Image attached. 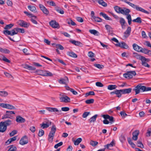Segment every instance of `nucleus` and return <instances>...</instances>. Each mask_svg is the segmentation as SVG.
Masks as SVG:
<instances>
[{"instance_id": "nucleus-1", "label": "nucleus", "mask_w": 151, "mask_h": 151, "mask_svg": "<svg viewBox=\"0 0 151 151\" xmlns=\"http://www.w3.org/2000/svg\"><path fill=\"white\" fill-rule=\"evenodd\" d=\"M114 9L117 13L127 15L126 18L128 20H132L131 15L129 14L131 12L129 9L125 7H121L118 6H115Z\"/></svg>"}, {"instance_id": "nucleus-2", "label": "nucleus", "mask_w": 151, "mask_h": 151, "mask_svg": "<svg viewBox=\"0 0 151 151\" xmlns=\"http://www.w3.org/2000/svg\"><path fill=\"white\" fill-rule=\"evenodd\" d=\"M56 130L55 126H53L48 135V140L49 142H52L53 141Z\"/></svg>"}, {"instance_id": "nucleus-3", "label": "nucleus", "mask_w": 151, "mask_h": 151, "mask_svg": "<svg viewBox=\"0 0 151 151\" xmlns=\"http://www.w3.org/2000/svg\"><path fill=\"white\" fill-rule=\"evenodd\" d=\"M136 75V73L135 71H130L124 73L123 74V76L126 78L130 79L132 78L133 76H134Z\"/></svg>"}, {"instance_id": "nucleus-4", "label": "nucleus", "mask_w": 151, "mask_h": 151, "mask_svg": "<svg viewBox=\"0 0 151 151\" xmlns=\"http://www.w3.org/2000/svg\"><path fill=\"white\" fill-rule=\"evenodd\" d=\"M15 114V113L13 111H6L5 114L2 116V119L11 118L12 117L11 115Z\"/></svg>"}, {"instance_id": "nucleus-5", "label": "nucleus", "mask_w": 151, "mask_h": 151, "mask_svg": "<svg viewBox=\"0 0 151 151\" xmlns=\"http://www.w3.org/2000/svg\"><path fill=\"white\" fill-rule=\"evenodd\" d=\"M60 101L65 103L69 102L70 101V99L66 96H63L59 98Z\"/></svg>"}, {"instance_id": "nucleus-6", "label": "nucleus", "mask_w": 151, "mask_h": 151, "mask_svg": "<svg viewBox=\"0 0 151 151\" xmlns=\"http://www.w3.org/2000/svg\"><path fill=\"white\" fill-rule=\"evenodd\" d=\"M39 6L40 9L42 11L44 14L46 15L48 14L49 13V11L44 5L40 4L39 5Z\"/></svg>"}, {"instance_id": "nucleus-7", "label": "nucleus", "mask_w": 151, "mask_h": 151, "mask_svg": "<svg viewBox=\"0 0 151 151\" xmlns=\"http://www.w3.org/2000/svg\"><path fill=\"white\" fill-rule=\"evenodd\" d=\"M28 140L26 136H24L20 140L19 144L21 145H24L28 143Z\"/></svg>"}, {"instance_id": "nucleus-8", "label": "nucleus", "mask_w": 151, "mask_h": 151, "mask_svg": "<svg viewBox=\"0 0 151 151\" xmlns=\"http://www.w3.org/2000/svg\"><path fill=\"white\" fill-rule=\"evenodd\" d=\"M49 24L53 28H59L60 27L58 23L55 21H51L49 22Z\"/></svg>"}, {"instance_id": "nucleus-9", "label": "nucleus", "mask_w": 151, "mask_h": 151, "mask_svg": "<svg viewBox=\"0 0 151 151\" xmlns=\"http://www.w3.org/2000/svg\"><path fill=\"white\" fill-rule=\"evenodd\" d=\"M119 22L121 25L122 28L124 29L127 24L125 19L123 18H119Z\"/></svg>"}, {"instance_id": "nucleus-10", "label": "nucleus", "mask_w": 151, "mask_h": 151, "mask_svg": "<svg viewBox=\"0 0 151 151\" xmlns=\"http://www.w3.org/2000/svg\"><path fill=\"white\" fill-rule=\"evenodd\" d=\"M104 119H109L111 124L114 122V117L112 116H110L109 115H103L102 116Z\"/></svg>"}, {"instance_id": "nucleus-11", "label": "nucleus", "mask_w": 151, "mask_h": 151, "mask_svg": "<svg viewBox=\"0 0 151 151\" xmlns=\"http://www.w3.org/2000/svg\"><path fill=\"white\" fill-rule=\"evenodd\" d=\"M3 33L6 35H10L11 36H13L16 33H15L14 29L12 30L11 31H9L7 30V29H6V30L4 31Z\"/></svg>"}, {"instance_id": "nucleus-12", "label": "nucleus", "mask_w": 151, "mask_h": 151, "mask_svg": "<svg viewBox=\"0 0 151 151\" xmlns=\"http://www.w3.org/2000/svg\"><path fill=\"white\" fill-rule=\"evenodd\" d=\"M113 94H116L117 95V97L118 98H120L122 94V90H116L110 93L111 94V95Z\"/></svg>"}, {"instance_id": "nucleus-13", "label": "nucleus", "mask_w": 151, "mask_h": 151, "mask_svg": "<svg viewBox=\"0 0 151 151\" xmlns=\"http://www.w3.org/2000/svg\"><path fill=\"white\" fill-rule=\"evenodd\" d=\"M18 23L20 26L25 28H27L29 26V24L22 20H20Z\"/></svg>"}, {"instance_id": "nucleus-14", "label": "nucleus", "mask_w": 151, "mask_h": 151, "mask_svg": "<svg viewBox=\"0 0 151 151\" xmlns=\"http://www.w3.org/2000/svg\"><path fill=\"white\" fill-rule=\"evenodd\" d=\"M131 31V27H128L124 33V37L125 38H127L129 36Z\"/></svg>"}, {"instance_id": "nucleus-15", "label": "nucleus", "mask_w": 151, "mask_h": 151, "mask_svg": "<svg viewBox=\"0 0 151 151\" xmlns=\"http://www.w3.org/2000/svg\"><path fill=\"white\" fill-rule=\"evenodd\" d=\"M134 9H136V10L138 11L141 12H142L146 14H149V12L145 10L142 8L139 7L138 6L136 5Z\"/></svg>"}, {"instance_id": "nucleus-16", "label": "nucleus", "mask_w": 151, "mask_h": 151, "mask_svg": "<svg viewBox=\"0 0 151 151\" xmlns=\"http://www.w3.org/2000/svg\"><path fill=\"white\" fill-rule=\"evenodd\" d=\"M6 129L7 127L5 126L3 122H1L0 123V132H3L6 130Z\"/></svg>"}, {"instance_id": "nucleus-17", "label": "nucleus", "mask_w": 151, "mask_h": 151, "mask_svg": "<svg viewBox=\"0 0 151 151\" xmlns=\"http://www.w3.org/2000/svg\"><path fill=\"white\" fill-rule=\"evenodd\" d=\"M16 121L17 122L22 123L24 122L25 120L20 116L18 115L16 116Z\"/></svg>"}, {"instance_id": "nucleus-18", "label": "nucleus", "mask_w": 151, "mask_h": 151, "mask_svg": "<svg viewBox=\"0 0 151 151\" xmlns=\"http://www.w3.org/2000/svg\"><path fill=\"white\" fill-rule=\"evenodd\" d=\"M116 45L117 46L125 49H127L128 47V46L126 44V43L123 42H119Z\"/></svg>"}, {"instance_id": "nucleus-19", "label": "nucleus", "mask_w": 151, "mask_h": 151, "mask_svg": "<svg viewBox=\"0 0 151 151\" xmlns=\"http://www.w3.org/2000/svg\"><path fill=\"white\" fill-rule=\"evenodd\" d=\"M23 67L24 68L30 70H34L36 69L35 67L29 65L27 64L23 65Z\"/></svg>"}, {"instance_id": "nucleus-20", "label": "nucleus", "mask_w": 151, "mask_h": 151, "mask_svg": "<svg viewBox=\"0 0 151 151\" xmlns=\"http://www.w3.org/2000/svg\"><path fill=\"white\" fill-rule=\"evenodd\" d=\"M139 132L138 130H136L133 132L132 133V139L134 140H136L138 138V136L139 134Z\"/></svg>"}, {"instance_id": "nucleus-21", "label": "nucleus", "mask_w": 151, "mask_h": 151, "mask_svg": "<svg viewBox=\"0 0 151 151\" xmlns=\"http://www.w3.org/2000/svg\"><path fill=\"white\" fill-rule=\"evenodd\" d=\"M147 60V59L144 57H142V59L141 60L142 61V64L145 67L149 68L150 66L146 62Z\"/></svg>"}, {"instance_id": "nucleus-22", "label": "nucleus", "mask_w": 151, "mask_h": 151, "mask_svg": "<svg viewBox=\"0 0 151 151\" xmlns=\"http://www.w3.org/2000/svg\"><path fill=\"white\" fill-rule=\"evenodd\" d=\"M51 122L48 121L46 123H42L40 124V125L42 129H44L48 127L49 126L51 125Z\"/></svg>"}, {"instance_id": "nucleus-23", "label": "nucleus", "mask_w": 151, "mask_h": 151, "mask_svg": "<svg viewBox=\"0 0 151 151\" xmlns=\"http://www.w3.org/2000/svg\"><path fill=\"white\" fill-rule=\"evenodd\" d=\"M133 47L134 49L139 52H140V50H142V47L139 46L137 44L134 43L133 45Z\"/></svg>"}, {"instance_id": "nucleus-24", "label": "nucleus", "mask_w": 151, "mask_h": 151, "mask_svg": "<svg viewBox=\"0 0 151 151\" xmlns=\"http://www.w3.org/2000/svg\"><path fill=\"white\" fill-rule=\"evenodd\" d=\"M66 79L62 78L60 79L58 81L59 83L61 84H67L68 82V80L67 78L66 77Z\"/></svg>"}, {"instance_id": "nucleus-25", "label": "nucleus", "mask_w": 151, "mask_h": 151, "mask_svg": "<svg viewBox=\"0 0 151 151\" xmlns=\"http://www.w3.org/2000/svg\"><path fill=\"white\" fill-rule=\"evenodd\" d=\"M122 92V94H128L131 92L132 89L131 88H128L121 89Z\"/></svg>"}, {"instance_id": "nucleus-26", "label": "nucleus", "mask_w": 151, "mask_h": 151, "mask_svg": "<svg viewBox=\"0 0 151 151\" xmlns=\"http://www.w3.org/2000/svg\"><path fill=\"white\" fill-rule=\"evenodd\" d=\"M13 121L10 119H8L4 122H3L5 126L7 127V126H9L12 124Z\"/></svg>"}, {"instance_id": "nucleus-27", "label": "nucleus", "mask_w": 151, "mask_h": 151, "mask_svg": "<svg viewBox=\"0 0 151 151\" xmlns=\"http://www.w3.org/2000/svg\"><path fill=\"white\" fill-rule=\"evenodd\" d=\"M46 109L49 111L51 112H59V111L58 109L55 108L47 107Z\"/></svg>"}, {"instance_id": "nucleus-28", "label": "nucleus", "mask_w": 151, "mask_h": 151, "mask_svg": "<svg viewBox=\"0 0 151 151\" xmlns=\"http://www.w3.org/2000/svg\"><path fill=\"white\" fill-rule=\"evenodd\" d=\"M100 15L102 16L106 20H109L110 21L112 20L111 18L109 17L106 14L101 12L100 13Z\"/></svg>"}, {"instance_id": "nucleus-29", "label": "nucleus", "mask_w": 151, "mask_h": 151, "mask_svg": "<svg viewBox=\"0 0 151 151\" xmlns=\"http://www.w3.org/2000/svg\"><path fill=\"white\" fill-rule=\"evenodd\" d=\"M14 31H15L16 34H17L18 32H20L21 33H23L24 32V30L23 29L19 28H14Z\"/></svg>"}, {"instance_id": "nucleus-30", "label": "nucleus", "mask_w": 151, "mask_h": 151, "mask_svg": "<svg viewBox=\"0 0 151 151\" xmlns=\"http://www.w3.org/2000/svg\"><path fill=\"white\" fill-rule=\"evenodd\" d=\"M97 116L98 115L95 114L94 116L91 117L89 120V123H91L92 122H94L96 121V119Z\"/></svg>"}, {"instance_id": "nucleus-31", "label": "nucleus", "mask_w": 151, "mask_h": 151, "mask_svg": "<svg viewBox=\"0 0 151 151\" xmlns=\"http://www.w3.org/2000/svg\"><path fill=\"white\" fill-rule=\"evenodd\" d=\"M97 1L99 4L104 7H106L107 6L106 3L103 0H97Z\"/></svg>"}, {"instance_id": "nucleus-32", "label": "nucleus", "mask_w": 151, "mask_h": 151, "mask_svg": "<svg viewBox=\"0 0 151 151\" xmlns=\"http://www.w3.org/2000/svg\"><path fill=\"white\" fill-rule=\"evenodd\" d=\"M133 56L136 58L140 60L142 59V57H144L139 55L138 54L136 53H133Z\"/></svg>"}, {"instance_id": "nucleus-33", "label": "nucleus", "mask_w": 151, "mask_h": 151, "mask_svg": "<svg viewBox=\"0 0 151 151\" xmlns=\"http://www.w3.org/2000/svg\"><path fill=\"white\" fill-rule=\"evenodd\" d=\"M40 75L45 76L46 71L39 70L36 71Z\"/></svg>"}, {"instance_id": "nucleus-34", "label": "nucleus", "mask_w": 151, "mask_h": 151, "mask_svg": "<svg viewBox=\"0 0 151 151\" xmlns=\"http://www.w3.org/2000/svg\"><path fill=\"white\" fill-rule=\"evenodd\" d=\"M70 42L76 45L80 46L82 44V43L80 42L75 40H70Z\"/></svg>"}, {"instance_id": "nucleus-35", "label": "nucleus", "mask_w": 151, "mask_h": 151, "mask_svg": "<svg viewBox=\"0 0 151 151\" xmlns=\"http://www.w3.org/2000/svg\"><path fill=\"white\" fill-rule=\"evenodd\" d=\"M115 143L114 142L113 140H112V141L110 143L107 144V145L104 146V147L105 148H109V147H112L114 145Z\"/></svg>"}, {"instance_id": "nucleus-36", "label": "nucleus", "mask_w": 151, "mask_h": 151, "mask_svg": "<svg viewBox=\"0 0 151 151\" xmlns=\"http://www.w3.org/2000/svg\"><path fill=\"white\" fill-rule=\"evenodd\" d=\"M140 90V89L139 84L137 85L133 90V91H135L136 93V95L139 93Z\"/></svg>"}, {"instance_id": "nucleus-37", "label": "nucleus", "mask_w": 151, "mask_h": 151, "mask_svg": "<svg viewBox=\"0 0 151 151\" xmlns=\"http://www.w3.org/2000/svg\"><path fill=\"white\" fill-rule=\"evenodd\" d=\"M0 52L5 54H8L10 52V51L9 50L6 49H3L1 47H0Z\"/></svg>"}, {"instance_id": "nucleus-38", "label": "nucleus", "mask_w": 151, "mask_h": 151, "mask_svg": "<svg viewBox=\"0 0 151 151\" xmlns=\"http://www.w3.org/2000/svg\"><path fill=\"white\" fill-rule=\"evenodd\" d=\"M89 32L91 34H93L95 35H98L99 32L95 29H90L89 30Z\"/></svg>"}, {"instance_id": "nucleus-39", "label": "nucleus", "mask_w": 151, "mask_h": 151, "mask_svg": "<svg viewBox=\"0 0 151 151\" xmlns=\"http://www.w3.org/2000/svg\"><path fill=\"white\" fill-rule=\"evenodd\" d=\"M140 90H141L142 91H148L147 89H148V87H146L145 86H142L141 85H139Z\"/></svg>"}, {"instance_id": "nucleus-40", "label": "nucleus", "mask_w": 151, "mask_h": 151, "mask_svg": "<svg viewBox=\"0 0 151 151\" xmlns=\"http://www.w3.org/2000/svg\"><path fill=\"white\" fill-rule=\"evenodd\" d=\"M117 87V86L115 85H111L108 86L107 88L109 90H112L116 89Z\"/></svg>"}, {"instance_id": "nucleus-41", "label": "nucleus", "mask_w": 151, "mask_h": 151, "mask_svg": "<svg viewBox=\"0 0 151 151\" xmlns=\"http://www.w3.org/2000/svg\"><path fill=\"white\" fill-rule=\"evenodd\" d=\"M82 139L81 138H79L74 141V144L76 145H77L81 142Z\"/></svg>"}, {"instance_id": "nucleus-42", "label": "nucleus", "mask_w": 151, "mask_h": 151, "mask_svg": "<svg viewBox=\"0 0 151 151\" xmlns=\"http://www.w3.org/2000/svg\"><path fill=\"white\" fill-rule=\"evenodd\" d=\"M133 22H137L139 23H141L142 22V20L140 17H138L136 19L132 20Z\"/></svg>"}, {"instance_id": "nucleus-43", "label": "nucleus", "mask_w": 151, "mask_h": 151, "mask_svg": "<svg viewBox=\"0 0 151 151\" xmlns=\"http://www.w3.org/2000/svg\"><path fill=\"white\" fill-rule=\"evenodd\" d=\"M6 109L10 110L16 109L15 107L9 104H7Z\"/></svg>"}, {"instance_id": "nucleus-44", "label": "nucleus", "mask_w": 151, "mask_h": 151, "mask_svg": "<svg viewBox=\"0 0 151 151\" xmlns=\"http://www.w3.org/2000/svg\"><path fill=\"white\" fill-rule=\"evenodd\" d=\"M28 8L32 12H35V11L36 10V8L35 6L29 5L28 6Z\"/></svg>"}, {"instance_id": "nucleus-45", "label": "nucleus", "mask_w": 151, "mask_h": 151, "mask_svg": "<svg viewBox=\"0 0 151 151\" xmlns=\"http://www.w3.org/2000/svg\"><path fill=\"white\" fill-rule=\"evenodd\" d=\"M8 95V93L6 91H0V96H1L5 97Z\"/></svg>"}, {"instance_id": "nucleus-46", "label": "nucleus", "mask_w": 151, "mask_h": 151, "mask_svg": "<svg viewBox=\"0 0 151 151\" xmlns=\"http://www.w3.org/2000/svg\"><path fill=\"white\" fill-rule=\"evenodd\" d=\"M68 55L70 57L74 58H76L77 57V55L72 52H68Z\"/></svg>"}, {"instance_id": "nucleus-47", "label": "nucleus", "mask_w": 151, "mask_h": 151, "mask_svg": "<svg viewBox=\"0 0 151 151\" xmlns=\"http://www.w3.org/2000/svg\"><path fill=\"white\" fill-rule=\"evenodd\" d=\"M94 102V100L93 99H91L87 100L85 101V103L88 104H90L93 103Z\"/></svg>"}, {"instance_id": "nucleus-48", "label": "nucleus", "mask_w": 151, "mask_h": 151, "mask_svg": "<svg viewBox=\"0 0 151 151\" xmlns=\"http://www.w3.org/2000/svg\"><path fill=\"white\" fill-rule=\"evenodd\" d=\"M13 26V24H10L6 25L4 27V29H9L11 28Z\"/></svg>"}, {"instance_id": "nucleus-49", "label": "nucleus", "mask_w": 151, "mask_h": 151, "mask_svg": "<svg viewBox=\"0 0 151 151\" xmlns=\"http://www.w3.org/2000/svg\"><path fill=\"white\" fill-rule=\"evenodd\" d=\"M142 50H140V52H142L143 53L146 54H147L148 53L149 50L148 49L145 48H142Z\"/></svg>"}, {"instance_id": "nucleus-50", "label": "nucleus", "mask_w": 151, "mask_h": 151, "mask_svg": "<svg viewBox=\"0 0 151 151\" xmlns=\"http://www.w3.org/2000/svg\"><path fill=\"white\" fill-rule=\"evenodd\" d=\"M94 66L99 69H101L104 68V66L103 65L98 64H94Z\"/></svg>"}, {"instance_id": "nucleus-51", "label": "nucleus", "mask_w": 151, "mask_h": 151, "mask_svg": "<svg viewBox=\"0 0 151 151\" xmlns=\"http://www.w3.org/2000/svg\"><path fill=\"white\" fill-rule=\"evenodd\" d=\"M124 1L126 3H127V4H129V5L131 6V7H132L134 9V8L135 7V6L136 5H135L134 4H132V3H131V2H129V1H127V0H124Z\"/></svg>"}, {"instance_id": "nucleus-52", "label": "nucleus", "mask_w": 151, "mask_h": 151, "mask_svg": "<svg viewBox=\"0 0 151 151\" xmlns=\"http://www.w3.org/2000/svg\"><path fill=\"white\" fill-rule=\"evenodd\" d=\"M24 13L27 16H31V17H34L35 19H36L37 18L36 16L32 15V14L29 13L27 12L24 11Z\"/></svg>"}, {"instance_id": "nucleus-53", "label": "nucleus", "mask_w": 151, "mask_h": 151, "mask_svg": "<svg viewBox=\"0 0 151 151\" xmlns=\"http://www.w3.org/2000/svg\"><path fill=\"white\" fill-rule=\"evenodd\" d=\"M137 145L138 147H140L142 148H143L144 146L142 143L140 141H138L137 142Z\"/></svg>"}, {"instance_id": "nucleus-54", "label": "nucleus", "mask_w": 151, "mask_h": 151, "mask_svg": "<svg viewBox=\"0 0 151 151\" xmlns=\"http://www.w3.org/2000/svg\"><path fill=\"white\" fill-rule=\"evenodd\" d=\"M17 148L15 146H11L9 149L8 151H15L17 150Z\"/></svg>"}, {"instance_id": "nucleus-55", "label": "nucleus", "mask_w": 151, "mask_h": 151, "mask_svg": "<svg viewBox=\"0 0 151 151\" xmlns=\"http://www.w3.org/2000/svg\"><path fill=\"white\" fill-rule=\"evenodd\" d=\"M98 142L93 140H91L90 142V144L93 147L96 146L98 144Z\"/></svg>"}, {"instance_id": "nucleus-56", "label": "nucleus", "mask_w": 151, "mask_h": 151, "mask_svg": "<svg viewBox=\"0 0 151 151\" xmlns=\"http://www.w3.org/2000/svg\"><path fill=\"white\" fill-rule=\"evenodd\" d=\"M95 95L94 92L93 91H90L89 92L85 94V96L87 97L89 95Z\"/></svg>"}, {"instance_id": "nucleus-57", "label": "nucleus", "mask_w": 151, "mask_h": 151, "mask_svg": "<svg viewBox=\"0 0 151 151\" xmlns=\"http://www.w3.org/2000/svg\"><path fill=\"white\" fill-rule=\"evenodd\" d=\"M44 134V130L42 129H40L39 130L38 135L39 137H41Z\"/></svg>"}, {"instance_id": "nucleus-58", "label": "nucleus", "mask_w": 151, "mask_h": 151, "mask_svg": "<svg viewBox=\"0 0 151 151\" xmlns=\"http://www.w3.org/2000/svg\"><path fill=\"white\" fill-rule=\"evenodd\" d=\"M68 24H71L73 26H75L76 25V23L70 19L68 20Z\"/></svg>"}, {"instance_id": "nucleus-59", "label": "nucleus", "mask_w": 151, "mask_h": 151, "mask_svg": "<svg viewBox=\"0 0 151 151\" xmlns=\"http://www.w3.org/2000/svg\"><path fill=\"white\" fill-rule=\"evenodd\" d=\"M93 19L95 21L97 22H101L102 20V19L101 18L96 17Z\"/></svg>"}, {"instance_id": "nucleus-60", "label": "nucleus", "mask_w": 151, "mask_h": 151, "mask_svg": "<svg viewBox=\"0 0 151 151\" xmlns=\"http://www.w3.org/2000/svg\"><path fill=\"white\" fill-rule=\"evenodd\" d=\"M63 143L62 142H61L58 143L56 144L54 146V148L55 149H57L60 146L63 145Z\"/></svg>"}, {"instance_id": "nucleus-61", "label": "nucleus", "mask_w": 151, "mask_h": 151, "mask_svg": "<svg viewBox=\"0 0 151 151\" xmlns=\"http://www.w3.org/2000/svg\"><path fill=\"white\" fill-rule=\"evenodd\" d=\"M120 114L122 117L125 118L128 116L124 111H122L120 112Z\"/></svg>"}, {"instance_id": "nucleus-62", "label": "nucleus", "mask_w": 151, "mask_h": 151, "mask_svg": "<svg viewBox=\"0 0 151 151\" xmlns=\"http://www.w3.org/2000/svg\"><path fill=\"white\" fill-rule=\"evenodd\" d=\"M90 112H85L83 114L82 116L83 118H86L89 114Z\"/></svg>"}, {"instance_id": "nucleus-63", "label": "nucleus", "mask_w": 151, "mask_h": 151, "mask_svg": "<svg viewBox=\"0 0 151 151\" xmlns=\"http://www.w3.org/2000/svg\"><path fill=\"white\" fill-rule=\"evenodd\" d=\"M56 48L62 50H63L64 49L63 47L60 44L56 45Z\"/></svg>"}, {"instance_id": "nucleus-64", "label": "nucleus", "mask_w": 151, "mask_h": 151, "mask_svg": "<svg viewBox=\"0 0 151 151\" xmlns=\"http://www.w3.org/2000/svg\"><path fill=\"white\" fill-rule=\"evenodd\" d=\"M53 74L51 72L46 71L45 76H53Z\"/></svg>"}]
</instances>
